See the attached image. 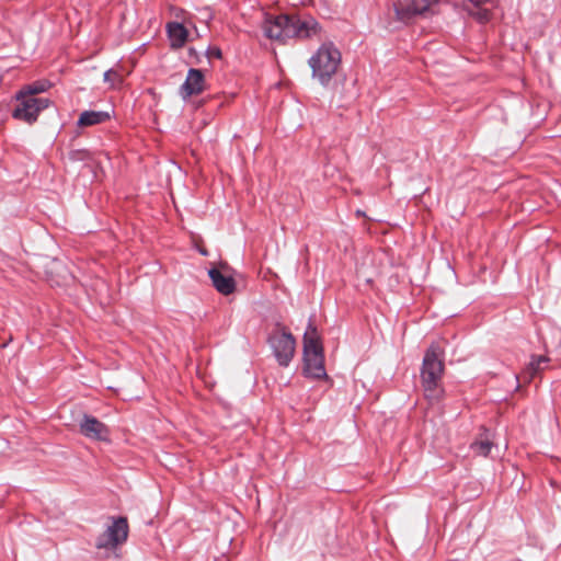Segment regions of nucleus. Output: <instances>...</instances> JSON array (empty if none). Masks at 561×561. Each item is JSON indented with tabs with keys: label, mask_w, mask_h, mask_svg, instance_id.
<instances>
[{
	"label": "nucleus",
	"mask_w": 561,
	"mask_h": 561,
	"mask_svg": "<svg viewBox=\"0 0 561 561\" xmlns=\"http://www.w3.org/2000/svg\"><path fill=\"white\" fill-rule=\"evenodd\" d=\"M208 275L211 279L213 286L221 295H230L236 289V282L232 276L222 274L218 268H210Z\"/></svg>",
	"instance_id": "f8f14e48"
},
{
	"label": "nucleus",
	"mask_w": 561,
	"mask_h": 561,
	"mask_svg": "<svg viewBox=\"0 0 561 561\" xmlns=\"http://www.w3.org/2000/svg\"><path fill=\"white\" fill-rule=\"evenodd\" d=\"M304 371L308 377L320 379L327 377L323 347L316 327L309 322L304 334Z\"/></svg>",
	"instance_id": "7ed1b4c3"
},
{
	"label": "nucleus",
	"mask_w": 561,
	"mask_h": 561,
	"mask_svg": "<svg viewBox=\"0 0 561 561\" xmlns=\"http://www.w3.org/2000/svg\"><path fill=\"white\" fill-rule=\"evenodd\" d=\"M111 525L96 538L95 547L98 549L115 550L118 546L126 542L128 538V520L124 516L110 517Z\"/></svg>",
	"instance_id": "423d86ee"
},
{
	"label": "nucleus",
	"mask_w": 561,
	"mask_h": 561,
	"mask_svg": "<svg viewBox=\"0 0 561 561\" xmlns=\"http://www.w3.org/2000/svg\"><path fill=\"white\" fill-rule=\"evenodd\" d=\"M492 446L493 444L489 439H484L473 442L470 445V448L474 454L486 457L490 454Z\"/></svg>",
	"instance_id": "f3484780"
},
{
	"label": "nucleus",
	"mask_w": 561,
	"mask_h": 561,
	"mask_svg": "<svg viewBox=\"0 0 561 561\" xmlns=\"http://www.w3.org/2000/svg\"><path fill=\"white\" fill-rule=\"evenodd\" d=\"M206 56L208 59H211V58H217V59H220L222 57V53H221V49L219 47H208L207 50H206Z\"/></svg>",
	"instance_id": "6ab92c4d"
},
{
	"label": "nucleus",
	"mask_w": 561,
	"mask_h": 561,
	"mask_svg": "<svg viewBox=\"0 0 561 561\" xmlns=\"http://www.w3.org/2000/svg\"><path fill=\"white\" fill-rule=\"evenodd\" d=\"M18 104L12 111V117L33 124L37 121L39 113L49 106L50 101L46 98L27 96L25 92L16 93Z\"/></svg>",
	"instance_id": "0eeeda50"
},
{
	"label": "nucleus",
	"mask_w": 561,
	"mask_h": 561,
	"mask_svg": "<svg viewBox=\"0 0 561 561\" xmlns=\"http://www.w3.org/2000/svg\"><path fill=\"white\" fill-rule=\"evenodd\" d=\"M393 7L397 19L409 23L415 18H427L437 13L438 0H399Z\"/></svg>",
	"instance_id": "39448f33"
},
{
	"label": "nucleus",
	"mask_w": 561,
	"mask_h": 561,
	"mask_svg": "<svg viewBox=\"0 0 561 561\" xmlns=\"http://www.w3.org/2000/svg\"><path fill=\"white\" fill-rule=\"evenodd\" d=\"M104 81L114 85L116 82H121V76L113 69H108L104 72Z\"/></svg>",
	"instance_id": "a211bd4d"
},
{
	"label": "nucleus",
	"mask_w": 561,
	"mask_h": 561,
	"mask_svg": "<svg viewBox=\"0 0 561 561\" xmlns=\"http://www.w3.org/2000/svg\"><path fill=\"white\" fill-rule=\"evenodd\" d=\"M341 65V53L332 43L322 44L310 57L312 77L322 85H328Z\"/></svg>",
	"instance_id": "20e7f679"
},
{
	"label": "nucleus",
	"mask_w": 561,
	"mask_h": 561,
	"mask_svg": "<svg viewBox=\"0 0 561 561\" xmlns=\"http://www.w3.org/2000/svg\"><path fill=\"white\" fill-rule=\"evenodd\" d=\"M549 360L550 359L543 355L533 356L524 374L529 380H531L537 376V374H539L546 367Z\"/></svg>",
	"instance_id": "2eb2a0df"
},
{
	"label": "nucleus",
	"mask_w": 561,
	"mask_h": 561,
	"mask_svg": "<svg viewBox=\"0 0 561 561\" xmlns=\"http://www.w3.org/2000/svg\"><path fill=\"white\" fill-rule=\"evenodd\" d=\"M494 0H463L462 8L469 15L479 23H486L491 19V9L494 7Z\"/></svg>",
	"instance_id": "9b49d317"
},
{
	"label": "nucleus",
	"mask_w": 561,
	"mask_h": 561,
	"mask_svg": "<svg viewBox=\"0 0 561 561\" xmlns=\"http://www.w3.org/2000/svg\"><path fill=\"white\" fill-rule=\"evenodd\" d=\"M444 368V351L438 344L432 343L425 352L421 369L424 393L431 401L439 400L443 393L440 379Z\"/></svg>",
	"instance_id": "f03ea898"
},
{
	"label": "nucleus",
	"mask_w": 561,
	"mask_h": 561,
	"mask_svg": "<svg viewBox=\"0 0 561 561\" xmlns=\"http://www.w3.org/2000/svg\"><path fill=\"white\" fill-rule=\"evenodd\" d=\"M268 342L277 363L287 367L295 354L296 342L294 336L289 332L283 331L271 335Z\"/></svg>",
	"instance_id": "6e6552de"
},
{
	"label": "nucleus",
	"mask_w": 561,
	"mask_h": 561,
	"mask_svg": "<svg viewBox=\"0 0 561 561\" xmlns=\"http://www.w3.org/2000/svg\"><path fill=\"white\" fill-rule=\"evenodd\" d=\"M50 87L51 84L49 81L42 80L26 85L24 89L20 90V92H25V95L27 96H35L38 93L47 91Z\"/></svg>",
	"instance_id": "dca6fc26"
},
{
	"label": "nucleus",
	"mask_w": 561,
	"mask_h": 561,
	"mask_svg": "<svg viewBox=\"0 0 561 561\" xmlns=\"http://www.w3.org/2000/svg\"><path fill=\"white\" fill-rule=\"evenodd\" d=\"M167 32L171 41L172 47L175 48L182 47L185 44L188 36L187 30L184 27L183 24L179 22L168 23Z\"/></svg>",
	"instance_id": "4468645a"
},
{
	"label": "nucleus",
	"mask_w": 561,
	"mask_h": 561,
	"mask_svg": "<svg viewBox=\"0 0 561 561\" xmlns=\"http://www.w3.org/2000/svg\"><path fill=\"white\" fill-rule=\"evenodd\" d=\"M205 89V77L201 69L191 68L186 79L180 88V94L185 100L202 93Z\"/></svg>",
	"instance_id": "9d476101"
},
{
	"label": "nucleus",
	"mask_w": 561,
	"mask_h": 561,
	"mask_svg": "<svg viewBox=\"0 0 561 561\" xmlns=\"http://www.w3.org/2000/svg\"><path fill=\"white\" fill-rule=\"evenodd\" d=\"M79 154H82V152H79V151L71 152V159H75L76 156H79Z\"/></svg>",
	"instance_id": "aec40b11"
},
{
	"label": "nucleus",
	"mask_w": 561,
	"mask_h": 561,
	"mask_svg": "<svg viewBox=\"0 0 561 561\" xmlns=\"http://www.w3.org/2000/svg\"><path fill=\"white\" fill-rule=\"evenodd\" d=\"M80 433L95 440H107L110 431L108 427L99 421L96 417L84 414L79 423Z\"/></svg>",
	"instance_id": "1a4fd4ad"
},
{
	"label": "nucleus",
	"mask_w": 561,
	"mask_h": 561,
	"mask_svg": "<svg viewBox=\"0 0 561 561\" xmlns=\"http://www.w3.org/2000/svg\"><path fill=\"white\" fill-rule=\"evenodd\" d=\"M321 27L312 16H300L297 14H265L262 23L263 34L280 44L291 38H309L317 35Z\"/></svg>",
	"instance_id": "f257e3e1"
},
{
	"label": "nucleus",
	"mask_w": 561,
	"mask_h": 561,
	"mask_svg": "<svg viewBox=\"0 0 561 561\" xmlns=\"http://www.w3.org/2000/svg\"><path fill=\"white\" fill-rule=\"evenodd\" d=\"M110 113L104 111H84L80 114L77 125L89 127L105 123L110 119Z\"/></svg>",
	"instance_id": "ddd939ff"
}]
</instances>
